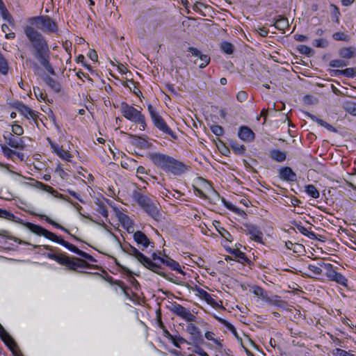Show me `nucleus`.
I'll list each match as a JSON object with an SVG mask.
<instances>
[{"label": "nucleus", "instance_id": "nucleus-1", "mask_svg": "<svg viewBox=\"0 0 356 356\" xmlns=\"http://www.w3.org/2000/svg\"><path fill=\"white\" fill-rule=\"evenodd\" d=\"M24 33L34 50L33 56L35 58L49 73L54 75L56 74L55 71L49 62V49L43 35L31 26H26L24 28Z\"/></svg>", "mask_w": 356, "mask_h": 356}, {"label": "nucleus", "instance_id": "nucleus-2", "mask_svg": "<svg viewBox=\"0 0 356 356\" xmlns=\"http://www.w3.org/2000/svg\"><path fill=\"white\" fill-rule=\"evenodd\" d=\"M148 158L157 168L165 172H170L175 175H180L185 172L186 165L175 158L160 152H152L148 154Z\"/></svg>", "mask_w": 356, "mask_h": 356}, {"label": "nucleus", "instance_id": "nucleus-3", "mask_svg": "<svg viewBox=\"0 0 356 356\" xmlns=\"http://www.w3.org/2000/svg\"><path fill=\"white\" fill-rule=\"evenodd\" d=\"M122 250L129 255L135 257L143 266H144L147 269L173 283L179 284L176 280L169 277L165 273L161 271V266L152 261L149 258L141 253L135 247L129 244H125L122 246Z\"/></svg>", "mask_w": 356, "mask_h": 356}, {"label": "nucleus", "instance_id": "nucleus-4", "mask_svg": "<svg viewBox=\"0 0 356 356\" xmlns=\"http://www.w3.org/2000/svg\"><path fill=\"white\" fill-rule=\"evenodd\" d=\"M132 198L154 220L156 221L161 220L162 215L159 211V204L152 197L134 191L132 193Z\"/></svg>", "mask_w": 356, "mask_h": 356}, {"label": "nucleus", "instance_id": "nucleus-5", "mask_svg": "<svg viewBox=\"0 0 356 356\" xmlns=\"http://www.w3.org/2000/svg\"><path fill=\"white\" fill-rule=\"evenodd\" d=\"M26 227L30 231H31L33 233H35L39 236H44L47 238H49L53 241L57 242L74 252H76V251H78V248L76 246H74V245L68 243L67 241H65L63 238H60L58 236H56L53 232H51L39 225H34L31 222H27L26 224Z\"/></svg>", "mask_w": 356, "mask_h": 356}, {"label": "nucleus", "instance_id": "nucleus-6", "mask_svg": "<svg viewBox=\"0 0 356 356\" xmlns=\"http://www.w3.org/2000/svg\"><path fill=\"white\" fill-rule=\"evenodd\" d=\"M147 108L154 126L163 134L170 137L165 136V138L171 141L177 140V134L167 124L164 119L155 111L154 107L152 105H148Z\"/></svg>", "mask_w": 356, "mask_h": 356}, {"label": "nucleus", "instance_id": "nucleus-7", "mask_svg": "<svg viewBox=\"0 0 356 356\" xmlns=\"http://www.w3.org/2000/svg\"><path fill=\"white\" fill-rule=\"evenodd\" d=\"M108 200L103 196L96 197L93 200V203L91 205L93 212V215L96 216L97 218L90 216V221H93L98 225L104 224V220H107L108 218V210L106 204Z\"/></svg>", "mask_w": 356, "mask_h": 356}, {"label": "nucleus", "instance_id": "nucleus-8", "mask_svg": "<svg viewBox=\"0 0 356 356\" xmlns=\"http://www.w3.org/2000/svg\"><path fill=\"white\" fill-rule=\"evenodd\" d=\"M122 115L127 120L140 124V129L144 130L146 127L145 116L134 106L126 102H122L120 106Z\"/></svg>", "mask_w": 356, "mask_h": 356}, {"label": "nucleus", "instance_id": "nucleus-9", "mask_svg": "<svg viewBox=\"0 0 356 356\" xmlns=\"http://www.w3.org/2000/svg\"><path fill=\"white\" fill-rule=\"evenodd\" d=\"M47 256L49 258L55 260L60 264L65 265L71 269L76 270L79 268H89L86 261L81 259H71L64 254H57L54 253H48Z\"/></svg>", "mask_w": 356, "mask_h": 356}, {"label": "nucleus", "instance_id": "nucleus-10", "mask_svg": "<svg viewBox=\"0 0 356 356\" xmlns=\"http://www.w3.org/2000/svg\"><path fill=\"white\" fill-rule=\"evenodd\" d=\"M30 22L44 33H54L58 31L56 23L48 16L32 17L30 19Z\"/></svg>", "mask_w": 356, "mask_h": 356}, {"label": "nucleus", "instance_id": "nucleus-11", "mask_svg": "<svg viewBox=\"0 0 356 356\" xmlns=\"http://www.w3.org/2000/svg\"><path fill=\"white\" fill-rule=\"evenodd\" d=\"M170 310L175 315L184 318L188 322L195 321L196 316L193 314L189 309L177 302H174L172 305Z\"/></svg>", "mask_w": 356, "mask_h": 356}, {"label": "nucleus", "instance_id": "nucleus-12", "mask_svg": "<svg viewBox=\"0 0 356 356\" xmlns=\"http://www.w3.org/2000/svg\"><path fill=\"white\" fill-rule=\"evenodd\" d=\"M188 51L191 54L192 56L195 58L193 63L198 65L200 68H204L210 63V56L207 54H202L197 49L189 47Z\"/></svg>", "mask_w": 356, "mask_h": 356}, {"label": "nucleus", "instance_id": "nucleus-13", "mask_svg": "<svg viewBox=\"0 0 356 356\" xmlns=\"http://www.w3.org/2000/svg\"><path fill=\"white\" fill-rule=\"evenodd\" d=\"M183 6L190 13V8H191L195 12L200 13L203 16L207 15V12L209 13L211 10V7L203 3L202 1H181Z\"/></svg>", "mask_w": 356, "mask_h": 356}, {"label": "nucleus", "instance_id": "nucleus-14", "mask_svg": "<svg viewBox=\"0 0 356 356\" xmlns=\"http://www.w3.org/2000/svg\"><path fill=\"white\" fill-rule=\"evenodd\" d=\"M216 334L210 331H207L204 333V337L211 341L212 343H202L204 346L209 348L215 350L216 351H221L223 346H222V340L220 338L215 337Z\"/></svg>", "mask_w": 356, "mask_h": 356}, {"label": "nucleus", "instance_id": "nucleus-15", "mask_svg": "<svg viewBox=\"0 0 356 356\" xmlns=\"http://www.w3.org/2000/svg\"><path fill=\"white\" fill-rule=\"evenodd\" d=\"M1 339L9 348L14 356H24L21 350L19 349L17 343L9 334L3 337Z\"/></svg>", "mask_w": 356, "mask_h": 356}, {"label": "nucleus", "instance_id": "nucleus-16", "mask_svg": "<svg viewBox=\"0 0 356 356\" xmlns=\"http://www.w3.org/2000/svg\"><path fill=\"white\" fill-rule=\"evenodd\" d=\"M244 227V232L247 234H250L252 239L255 241H260L261 240L263 234L258 227L252 224H245Z\"/></svg>", "mask_w": 356, "mask_h": 356}, {"label": "nucleus", "instance_id": "nucleus-17", "mask_svg": "<svg viewBox=\"0 0 356 356\" xmlns=\"http://www.w3.org/2000/svg\"><path fill=\"white\" fill-rule=\"evenodd\" d=\"M186 332L192 336V339L193 342H200L203 343V339L202 338L201 332L197 326L193 323H189L186 328Z\"/></svg>", "mask_w": 356, "mask_h": 356}, {"label": "nucleus", "instance_id": "nucleus-18", "mask_svg": "<svg viewBox=\"0 0 356 356\" xmlns=\"http://www.w3.org/2000/svg\"><path fill=\"white\" fill-rule=\"evenodd\" d=\"M280 179L287 181H294L296 179V175L289 167H283L279 170Z\"/></svg>", "mask_w": 356, "mask_h": 356}, {"label": "nucleus", "instance_id": "nucleus-19", "mask_svg": "<svg viewBox=\"0 0 356 356\" xmlns=\"http://www.w3.org/2000/svg\"><path fill=\"white\" fill-rule=\"evenodd\" d=\"M238 135L241 140L247 142H251L255 138L254 133L245 126H243L239 129Z\"/></svg>", "mask_w": 356, "mask_h": 356}, {"label": "nucleus", "instance_id": "nucleus-20", "mask_svg": "<svg viewBox=\"0 0 356 356\" xmlns=\"http://www.w3.org/2000/svg\"><path fill=\"white\" fill-rule=\"evenodd\" d=\"M161 263L170 268L172 270H176L183 275L185 274V273L181 270L179 264L166 254H165V258H162Z\"/></svg>", "mask_w": 356, "mask_h": 356}, {"label": "nucleus", "instance_id": "nucleus-21", "mask_svg": "<svg viewBox=\"0 0 356 356\" xmlns=\"http://www.w3.org/2000/svg\"><path fill=\"white\" fill-rule=\"evenodd\" d=\"M339 55L344 59H350L356 56V48L355 47H344L339 50Z\"/></svg>", "mask_w": 356, "mask_h": 356}, {"label": "nucleus", "instance_id": "nucleus-22", "mask_svg": "<svg viewBox=\"0 0 356 356\" xmlns=\"http://www.w3.org/2000/svg\"><path fill=\"white\" fill-rule=\"evenodd\" d=\"M134 238L138 245H140L143 248H146L149 245V240L147 236L142 232L137 231L134 234Z\"/></svg>", "mask_w": 356, "mask_h": 356}, {"label": "nucleus", "instance_id": "nucleus-23", "mask_svg": "<svg viewBox=\"0 0 356 356\" xmlns=\"http://www.w3.org/2000/svg\"><path fill=\"white\" fill-rule=\"evenodd\" d=\"M341 75L348 78L356 77V68L349 67L345 70H334L332 71V76H339Z\"/></svg>", "mask_w": 356, "mask_h": 356}, {"label": "nucleus", "instance_id": "nucleus-24", "mask_svg": "<svg viewBox=\"0 0 356 356\" xmlns=\"http://www.w3.org/2000/svg\"><path fill=\"white\" fill-rule=\"evenodd\" d=\"M327 263L322 261H318L316 264H310L308 265V270L314 275H321L324 270V266Z\"/></svg>", "mask_w": 356, "mask_h": 356}, {"label": "nucleus", "instance_id": "nucleus-25", "mask_svg": "<svg viewBox=\"0 0 356 356\" xmlns=\"http://www.w3.org/2000/svg\"><path fill=\"white\" fill-rule=\"evenodd\" d=\"M4 138L9 146L16 149H23L24 143L21 139H17L13 137L12 134H9L7 136H4Z\"/></svg>", "mask_w": 356, "mask_h": 356}, {"label": "nucleus", "instance_id": "nucleus-26", "mask_svg": "<svg viewBox=\"0 0 356 356\" xmlns=\"http://www.w3.org/2000/svg\"><path fill=\"white\" fill-rule=\"evenodd\" d=\"M273 25L278 30L284 31L289 27V21L287 18L279 15L276 19H275Z\"/></svg>", "mask_w": 356, "mask_h": 356}, {"label": "nucleus", "instance_id": "nucleus-27", "mask_svg": "<svg viewBox=\"0 0 356 356\" xmlns=\"http://www.w3.org/2000/svg\"><path fill=\"white\" fill-rule=\"evenodd\" d=\"M44 81L54 91H55L56 92H59L60 91L61 86L54 79H53V78H51V77H50L49 76H46L44 78Z\"/></svg>", "mask_w": 356, "mask_h": 356}, {"label": "nucleus", "instance_id": "nucleus-28", "mask_svg": "<svg viewBox=\"0 0 356 356\" xmlns=\"http://www.w3.org/2000/svg\"><path fill=\"white\" fill-rule=\"evenodd\" d=\"M17 109L21 114L24 115L26 118H33L35 117L34 112L27 106L23 104H19L17 106Z\"/></svg>", "mask_w": 356, "mask_h": 356}, {"label": "nucleus", "instance_id": "nucleus-29", "mask_svg": "<svg viewBox=\"0 0 356 356\" xmlns=\"http://www.w3.org/2000/svg\"><path fill=\"white\" fill-rule=\"evenodd\" d=\"M270 157L277 162H282L286 160V155L285 152L278 149H273L270 152Z\"/></svg>", "mask_w": 356, "mask_h": 356}, {"label": "nucleus", "instance_id": "nucleus-30", "mask_svg": "<svg viewBox=\"0 0 356 356\" xmlns=\"http://www.w3.org/2000/svg\"><path fill=\"white\" fill-rule=\"evenodd\" d=\"M0 15L3 18V19L6 20L10 24H13L14 20L6 8L3 1H0Z\"/></svg>", "mask_w": 356, "mask_h": 356}, {"label": "nucleus", "instance_id": "nucleus-31", "mask_svg": "<svg viewBox=\"0 0 356 356\" xmlns=\"http://www.w3.org/2000/svg\"><path fill=\"white\" fill-rule=\"evenodd\" d=\"M214 318L218 321L220 322V323H222V325H224L230 332H232L233 333V334L237 337L238 339L239 338L238 336V333H237V331L235 328V327L231 324L229 322H228L227 321L219 317V316H214Z\"/></svg>", "mask_w": 356, "mask_h": 356}, {"label": "nucleus", "instance_id": "nucleus-32", "mask_svg": "<svg viewBox=\"0 0 356 356\" xmlns=\"http://www.w3.org/2000/svg\"><path fill=\"white\" fill-rule=\"evenodd\" d=\"M305 188L306 193L315 199L319 197L320 193L317 190L316 187L314 186L313 184H309L306 186Z\"/></svg>", "mask_w": 356, "mask_h": 356}, {"label": "nucleus", "instance_id": "nucleus-33", "mask_svg": "<svg viewBox=\"0 0 356 356\" xmlns=\"http://www.w3.org/2000/svg\"><path fill=\"white\" fill-rule=\"evenodd\" d=\"M266 301L270 305L277 306V307H283L285 305V302L279 299V297L275 296L273 298H266Z\"/></svg>", "mask_w": 356, "mask_h": 356}, {"label": "nucleus", "instance_id": "nucleus-34", "mask_svg": "<svg viewBox=\"0 0 356 356\" xmlns=\"http://www.w3.org/2000/svg\"><path fill=\"white\" fill-rule=\"evenodd\" d=\"M36 186L43 191H45L54 196H57L58 192L51 186L44 184L42 182L37 181Z\"/></svg>", "mask_w": 356, "mask_h": 356}, {"label": "nucleus", "instance_id": "nucleus-35", "mask_svg": "<svg viewBox=\"0 0 356 356\" xmlns=\"http://www.w3.org/2000/svg\"><path fill=\"white\" fill-rule=\"evenodd\" d=\"M344 181L348 186L356 190V173H347V177L344 178Z\"/></svg>", "mask_w": 356, "mask_h": 356}, {"label": "nucleus", "instance_id": "nucleus-36", "mask_svg": "<svg viewBox=\"0 0 356 356\" xmlns=\"http://www.w3.org/2000/svg\"><path fill=\"white\" fill-rule=\"evenodd\" d=\"M324 270H325V275L330 281L332 280L334 275L337 273L334 270L332 264L330 263H327L326 265L324 266Z\"/></svg>", "mask_w": 356, "mask_h": 356}, {"label": "nucleus", "instance_id": "nucleus-37", "mask_svg": "<svg viewBox=\"0 0 356 356\" xmlns=\"http://www.w3.org/2000/svg\"><path fill=\"white\" fill-rule=\"evenodd\" d=\"M173 345L177 348H180L181 344L186 343L190 345L191 343L186 340L184 338L179 336H173L172 340H170Z\"/></svg>", "mask_w": 356, "mask_h": 356}, {"label": "nucleus", "instance_id": "nucleus-38", "mask_svg": "<svg viewBox=\"0 0 356 356\" xmlns=\"http://www.w3.org/2000/svg\"><path fill=\"white\" fill-rule=\"evenodd\" d=\"M311 118L316 122L319 125L322 126V127H324L325 128H326L327 130L329 131H335L334 128L333 127L332 125L328 124L327 122H326L325 121L321 120V119H318L316 117L314 116V115H310Z\"/></svg>", "mask_w": 356, "mask_h": 356}, {"label": "nucleus", "instance_id": "nucleus-39", "mask_svg": "<svg viewBox=\"0 0 356 356\" xmlns=\"http://www.w3.org/2000/svg\"><path fill=\"white\" fill-rule=\"evenodd\" d=\"M231 147L235 154H243L245 152V147L243 145H240L237 142L232 143Z\"/></svg>", "mask_w": 356, "mask_h": 356}, {"label": "nucleus", "instance_id": "nucleus-40", "mask_svg": "<svg viewBox=\"0 0 356 356\" xmlns=\"http://www.w3.org/2000/svg\"><path fill=\"white\" fill-rule=\"evenodd\" d=\"M331 281L336 282L337 283L343 286H346L348 282V280L345 277V276L339 273H337Z\"/></svg>", "mask_w": 356, "mask_h": 356}, {"label": "nucleus", "instance_id": "nucleus-41", "mask_svg": "<svg viewBox=\"0 0 356 356\" xmlns=\"http://www.w3.org/2000/svg\"><path fill=\"white\" fill-rule=\"evenodd\" d=\"M332 38L337 41L348 42L350 40V36L343 32H336L332 35Z\"/></svg>", "mask_w": 356, "mask_h": 356}, {"label": "nucleus", "instance_id": "nucleus-42", "mask_svg": "<svg viewBox=\"0 0 356 356\" xmlns=\"http://www.w3.org/2000/svg\"><path fill=\"white\" fill-rule=\"evenodd\" d=\"M8 71V65L6 60L2 54L0 55V72L3 74H7Z\"/></svg>", "mask_w": 356, "mask_h": 356}, {"label": "nucleus", "instance_id": "nucleus-43", "mask_svg": "<svg viewBox=\"0 0 356 356\" xmlns=\"http://www.w3.org/2000/svg\"><path fill=\"white\" fill-rule=\"evenodd\" d=\"M221 49L223 52L227 54H232L234 51V47L232 44L227 42H223L221 44Z\"/></svg>", "mask_w": 356, "mask_h": 356}, {"label": "nucleus", "instance_id": "nucleus-44", "mask_svg": "<svg viewBox=\"0 0 356 356\" xmlns=\"http://www.w3.org/2000/svg\"><path fill=\"white\" fill-rule=\"evenodd\" d=\"M330 7H331L332 20L335 21L337 24H339V15H340L339 8L334 4H331Z\"/></svg>", "mask_w": 356, "mask_h": 356}, {"label": "nucleus", "instance_id": "nucleus-45", "mask_svg": "<svg viewBox=\"0 0 356 356\" xmlns=\"http://www.w3.org/2000/svg\"><path fill=\"white\" fill-rule=\"evenodd\" d=\"M347 65L348 63L345 60L341 59L332 60L329 63V65L332 67H343L346 66Z\"/></svg>", "mask_w": 356, "mask_h": 356}, {"label": "nucleus", "instance_id": "nucleus-46", "mask_svg": "<svg viewBox=\"0 0 356 356\" xmlns=\"http://www.w3.org/2000/svg\"><path fill=\"white\" fill-rule=\"evenodd\" d=\"M0 218L15 221L14 214L6 209H0Z\"/></svg>", "mask_w": 356, "mask_h": 356}, {"label": "nucleus", "instance_id": "nucleus-47", "mask_svg": "<svg viewBox=\"0 0 356 356\" xmlns=\"http://www.w3.org/2000/svg\"><path fill=\"white\" fill-rule=\"evenodd\" d=\"M1 147L4 156L9 159H13V156L16 154V151L10 149L6 145H1Z\"/></svg>", "mask_w": 356, "mask_h": 356}, {"label": "nucleus", "instance_id": "nucleus-48", "mask_svg": "<svg viewBox=\"0 0 356 356\" xmlns=\"http://www.w3.org/2000/svg\"><path fill=\"white\" fill-rule=\"evenodd\" d=\"M333 356H355L353 354L341 348H335L332 351Z\"/></svg>", "mask_w": 356, "mask_h": 356}, {"label": "nucleus", "instance_id": "nucleus-49", "mask_svg": "<svg viewBox=\"0 0 356 356\" xmlns=\"http://www.w3.org/2000/svg\"><path fill=\"white\" fill-rule=\"evenodd\" d=\"M218 231L219 234H220V236L222 238H224L225 240H227L228 241H232V235L225 228L220 227L219 229H218Z\"/></svg>", "mask_w": 356, "mask_h": 356}, {"label": "nucleus", "instance_id": "nucleus-50", "mask_svg": "<svg viewBox=\"0 0 356 356\" xmlns=\"http://www.w3.org/2000/svg\"><path fill=\"white\" fill-rule=\"evenodd\" d=\"M297 229L302 234L307 236H309L310 235L314 236V234L312 232H309L306 227L302 226L301 224H296Z\"/></svg>", "mask_w": 356, "mask_h": 356}, {"label": "nucleus", "instance_id": "nucleus-51", "mask_svg": "<svg viewBox=\"0 0 356 356\" xmlns=\"http://www.w3.org/2000/svg\"><path fill=\"white\" fill-rule=\"evenodd\" d=\"M211 130L216 136H222L224 133L222 127L217 124L211 126Z\"/></svg>", "mask_w": 356, "mask_h": 356}, {"label": "nucleus", "instance_id": "nucleus-52", "mask_svg": "<svg viewBox=\"0 0 356 356\" xmlns=\"http://www.w3.org/2000/svg\"><path fill=\"white\" fill-rule=\"evenodd\" d=\"M222 202L224 203V205L230 211H232L236 213H240V209H238L236 206H234L233 204H232L229 202L226 201L224 198L222 199Z\"/></svg>", "mask_w": 356, "mask_h": 356}, {"label": "nucleus", "instance_id": "nucleus-53", "mask_svg": "<svg viewBox=\"0 0 356 356\" xmlns=\"http://www.w3.org/2000/svg\"><path fill=\"white\" fill-rule=\"evenodd\" d=\"M197 291L200 296V297L204 300L205 301L209 298H210V296L211 294H209L208 292H207L206 291H204V289H200V288H198L197 289Z\"/></svg>", "mask_w": 356, "mask_h": 356}, {"label": "nucleus", "instance_id": "nucleus-54", "mask_svg": "<svg viewBox=\"0 0 356 356\" xmlns=\"http://www.w3.org/2000/svg\"><path fill=\"white\" fill-rule=\"evenodd\" d=\"M328 45V42L323 38L317 39L315 40V46L317 47H326Z\"/></svg>", "mask_w": 356, "mask_h": 356}, {"label": "nucleus", "instance_id": "nucleus-55", "mask_svg": "<svg viewBox=\"0 0 356 356\" xmlns=\"http://www.w3.org/2000/svg\"><path fill=\"white\" fill-rule=\"evenodd\" d=\"M12 131L17 136L22 135L24 132L22 127L18 124H15L12 127Z\"/></svg>", "mask_w": 356, "mask_h": 356}, {"label": "nucleus", "instance_id": "nucleus-56", "mask_svg": "<svg viewBox=\"0 0 356 356\" xmlns=\"http://www.w3.org/2000/svg\"><path fill=\"white\" fill-rule=\"evenodd\" d=\"M253 293H254V294H255L257 296L261 297L264 299L266 298V297L264 296L265 291H264V289L262 288H261L259 286L254 287Z\"/></svg>", "mask_w": 356, "mask_h": 356}, {"label": "nucleus", "instance_id": "nucleus-57", "mask_svg": "<svg viewBox=\"0 0 356 356\" xmlns=\"http://www.w3.org/2000/svg\"><path fill=\"white\" fill-rule=\"evenodd\" d=\"M33 90H34V93H35V96L36 97V98L38 99V100H40V99H44V97H45V95H44L40 90L39 88L38 87H33Z\"/></svg>", "mask_w": 356, "mask_h": 356}, {"label": "nucleus", "instance_id": "nucleus-58", "mask_svg": "<svg viewBox=\"0 0 356 356\" xmlns=\"http://www.w3.org/2000/svg\"><path fill=\"white\" fill-rule=\"evenodd\" d=\"M113 278L111 277H109L108 280H107L108 282H110L111 284H116L118 285L119 287H120L123 291L125 290V286H124V284L122 282V281H120V280H115V281H112Z\"/></svg>", "mask_w": 356, "mask_h": 356}, {"label": "nucleus", "instance_id": "nucleus-59", "mask_svg": "<svg viewBox=\"0 0 356 356\" xmlns=\"http://www.w3.org/2000/svg\"><path fill=\"white\" fill-rule=\"evenodd\" d=\"M248 95L245 91H240L238 92L236 98L237 99L242 102L247 99Z\"/></svg>", "mask_w": 356, "mask_h": 356}, {"label": "nucleus", "instance_id": "nucleus-60", "mask_svg": "<svg viewBox=\"0 0 356 356\" xmlns=\"http://www.w3.org/2000/svg\"><path fill=\"white\" fill-rule=\"evenodd\" d=\"M57 154L59 155V156L64 159H68V158L70 156V154L63 149H58Z\"/></svg>", "mask_w": 356, "mask_h": 356}, {"label": "nucleus", "instance_id": "nucleus-61", "mask_svg": "<svg viewBox=\"0 0 356 356\" xmlns=\"http://www.w3.org/2000/svg\"><path fill=\"white\" fill-rule=\"evenodd\" d=\"M194 352L200 356H209V355L200 346H196Z\"/></svg>", "mask_w": 356, "mask_h": 356}, {"label": "nucleus", "instance_id": "nucleus-62", "mask_svg": "<svg viewBox=\"0 0 356 356\" xmlns=\"http://www.w3.org/2000/svg\"><path fill=\"white\" fill-rule=\"evenodd\" d=\"M285 245H286V248L287 249H289V250H292L293 248H302L301 245H300V244H294L291 241L286 242Z\"/></svg>", "mask_w": 356, "mask_h": 356}, {"label": "nucleus", "instance_id": "nucleus-63", "mask_svg": "<svg viewBox=\"0 0 356 356\" xmlns=\"http://www.w3.org/2000/svg\"><path fill=\"white\" fill-rule=\"evenodd\" d=\"M206 302L209 304L210 305H211L212 307H218V302L216 301V300L214 298H212L211 295L210 296V298H209Z\"/></svg>", "mask_w": 356, "mask_h": 356}, {"label": "nucleus", "instance_id": "nucleus-64", "mask_svg": "<svg viewBox=\"0 0 356 356\" xmlns=\"http://www.w3.org/2000/svg\"><path fill=\"white\" fill-rule=\"evenodd\" d=\"M258 33L261 36L266 37L268 33V30L265 27L259 28Z\"/></svg>", "mask_w": 356, "mask_h": 356}]
</instances>
